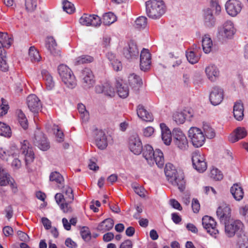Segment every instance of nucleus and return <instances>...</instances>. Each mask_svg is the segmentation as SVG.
Masks as SVG:
<instances>
[{
  "label": "nucleus",
  "mask_w": 248,
  "mask_h": 248,
  "mask_svg": "<svg viewBox=\"0 0 248 248\" xmlns=\"http://www.w3.org/2000/svg\"><path fill=\"white\" fill-rule=\"evenodd\" d=\"M29 56L31 62H39L41 57L39 51L34 46H31L29 49Z\"/></svg>",
  "instance_id": "obj_39"
},
{
  "label": "nucleus",
  "mask_w": 248,
  "mask_h": 248,
  "mask_svg": "<svg viewBox=\"0 0 248 248\" xmlns=\"http://www.w3.org/2000/svg\"><path fill=\"white\" fill-rule=\"evenodd\" d=\"M45 46L50 53L54 56H59L61 52L57 46V44L52 36H48L46 39Z\"/></svg>",
  "instance_id": "obj_14"
},
{
  "label": "nucleus",
  "mask_w": 248,
  "mask_h": 248,
  "mask_svg": "<svg viewBox=\"0 0 248 248\" xmlns=\"http://www.w3.org/2000/svg\"><path fill=\"white\" fill-rule=\"evenodd\" d=\"M223 224H225V233L230 237L233 236L236 233L240 232L243 227V224L239 220L230 219Z\"/></svg>",
  "instance_id": "obj_5"
},
{
  "label": "nucleus",
  "mask_w": 248,
  "mask_h": 248,
  "mask_svg": "<svg viewBox=\"0 0 248 248\" xmlns=\"http://www.w3.org/2000/svg\"><path fill=\"white\" fill-rule=\"evenodd\" d=\"M165 173L170 183L177 186L181 191H184L185 188V181L182 171H177L172 164L168 163L166 165Z\"/></svg>",
  "instance_id": "obj_1"
},
{
  "label": "nucleus",
  "mask_w": 248,
  "mask_h": 248,
  "mask_svg": "<svg viewBox=\"0 0 248 248\" xmlns=\"http://www.w3.org/2000/svg\"><path fill=\"white\" fill-rule=\"evenodd\" d=\"M79 22L83 26L98 27L102 23V19L96 15L84 14L79 18Z\"/></svg>",
  "instance_id": "obj_6"
},
{
  "label": "nucleus",
  "mask_w": 248,
  "mask_h": 248,
  "mask_svg": "<svg viewBox=\"0 0 248 248\" xmlns=\"http://www.w3.org/2000/svg\"><path fill=\"white\" fill-rule=\"evenodd\" d=\"M11 178L12 177L7 173L6 170L0 165V186H6Z\"/></svg>",
  "instance_id": "obj_32"
},
{
  "label": "nucleus",
  "mask_w": 248,
  "mask_h": 248,
  "mask_svg": "<svg viewBox=\"0 0 248 248\" xmlns=\"http://www.w3.org/2000/svg\"><path fill=\"white\" fill-rule=\"evenodd\" d=\"M151 64V56L148 49H143L140 53V69L145 71L149 69Z\"/></svg>",
  "instance_id": "obj_15"
},
{
  "label": "nucleus",
  "mask_w": 248,
  "mask_h": 248,
  "mask_svg": "<svg viewBox=\"0 0 248 248\" xmlns=\"http://www.w3.org/2000/svg\"><path fill=\"white\" fill-rule=\"evenodd\" d=\"M13 153L11 151L6 152L2 149H0V158L3 160L8 161L11 160V154Z\"/></svg>",
  "instance_id": "obj_56"
},
{
  "label": "nucleus",
  "mask_w": 248,
  "mask_h": 248,
  "mask_svg": "<svg viewBox=\"0 0 248 248\" xmlns=\"http://www.w3.org/2000/svg\"><path fill=\"white\" fill-rule=\"evenodd\" d=\"M239 212L244 217L248 224V205L241 207L239 209Z\"/></svg>",
  "instance_id": "obj_63"
},
{
  "label": "nucleus",
  "mask_w": 248,
  "mask_h": 248,
  "mask_svg": "<svg viewBox=\"0 0 248 248\" xmlns=\"http://www.w3.org/2000/svg\"><path fill=\"white\" fill-rule=\"evenodd\" d=\"M128 81L129 85L132 87H139L142 84L141 78L135 74H131L128 76Z\"/></svg>",
  "instance_id": "obj_37"
},
{
  "label": "nucleus",
  "mask_w": 248,
  "mask_h": 248,
  "mask_svg": "<svg viewBox=\"0 0 248 248\" xmlns=\"http://www.w3.org/2000/svg\"><path fill=\"white\" fill-rule=\"evenodd\" d=\"M114 226V221L110 218H107L101 222L98 226L97 230L103 232L111 230Z\"/></svg>",
  "instance_id": "obj_28"
},
{
  "label": "nucleus",
  "mask_w": 248,
  "mask_h": 248,
  "mask_svg": "<svg viewBox=\"0 0 248 248\" xmlns=\"http://www.w3.org/2000/svg\"><path fill=\"white\" fill-rule=\"evenodd\" d=\"M25 6L28 12H33L37 7V0H25Z\"/></svg>",
  "instance_id": "obj_53"
},
{
  "label": "nucleus",
  "mask_w": 248,
  "mask_h": 248,
  "mask_svg": "<svg viewBox=\"0 0 248 248\" xmlns=\"http://www.w3.org/2000/svg\"><path fill=\"white\" fill-rule=\"evenodd\" d=\"M116 20V16L113 13L109 12L103 15L102 22L105 25L109 26L115 22Z\"/></svg>",
  "instance_id": "obj_36"
},
{
  "label": "nucleus",
  "mask_w": 248,
  "mask_h": 248,
  "mask_svg": "<svg viewBox=\"0 0 248 248\" xmlns=\"http://www.w3.org/2000/svg\"><path fill=\"white\" fill-rule=\"evenodd\" d=\"M22 154L24 155L26 165L32 162L34 158V155L32 148L30 146L28 140H23L21 142Z\"/></svg>",
  "instance_id": "obj_11"
},
{
  "label": "nucleus",
  "mask_w": 248,
  "mask_h": 248,
  "mask_svg": "<svg viewBox=\"0 0 248 248\" xmlns=\"http://www.w3.org/2000/svg\"><path fill=\"white\" fill-rule=\"evenodd\" d=\"M12 134L10 127L6 124L0 122V135L7 138L11 137Z\"/></svg>",
  "instance_id": "obj_40"
},
{
  "label": "nucleus",
  "mask_w": 248,
  "mask_h": 248,
  "mask_svg": "<svg viewBox=\"0 0 248 248\" xmlns=\"http://www.w3.org/2000/svg\"><path fill=\"white\" fill-rule=\"evenodd\" d=\"M242 5L238 0H229L225 4L227 13L231 16H236L241 11Z\"/></svg>",
  "instance_id": "obj_8"
},
{
  "label": "nucleus",
  "mask_w": 248,
  "mask_h": 248,
  "mask_svg": "<svg viewBox=\"0 0 248 248\" xmlns=\"http://www.w3.org/2000/svg\"><path fill=\"white\" fill-rule=\"evenodd\" d=\"M186 57L188 61L191 64L197 63L199 60V57L195 54L194 51L191 50L186 52Z\"/></svg>",
  "instance_id": "obj_50"
},
{
  "label": "nucleus",
  "mask_w": 248,
  "mask_h": 248,
  "mask_svg": "<svg viewBox=\"0 0 248 248\" xmlns=\"http://www.w3.org/2000/svg\"><path fill=\"white\" fill-rule=\"evenodd\" d=\"M172 137L174 140H186V136L179 128H175L172 131Z\"/></svg>",
  "instance_id": "obj_47"
},
{
  "label": "nucleus",
  "mask_w": 248,
  "mask_h": 248,
  "mask_svg": "<svg viewBox=\"0 0 248 248\" xmlns=\"http://www.w3.org/2000/svg\"><path fill=\"white\" fill-rule=\"evenodd\" d=\"M82 79V86L85 89L92 87L94 84V79L93 73L91 69L86 68L84 69L80 75Z\"/></svg>",
  "instance_id": "obj_9"
},
{
  "label": "nucleus",
  "mask_w": 248,
  "mask_h": 248,
  "mask_svg": "<svg viewBox=\"0 0 248 248\" xmlns=\"http://www.w3.org/2000/svg\"><path fill=\"white\" fill-rule=\"evenodd\" d=\"M161 135L162 140H171L172 132L164 123L160 124Z\"/></svg>",
  "instance_id": "obj_35"
},
{
  "label": "nucleus",
  "mask_w": 248,
  "mask_h": 248,
  "mask_svg": "<svg viewBox=\"0 0 248 248\" xmlns=\"http://www.w3.org/2000/svg\"><path fill=\"white\" fill-rule=\"evenodd\" d=\"M231 208L226 203H222L217 208V215L220 222L224 223L231 219Z\"/></svg>",
  "instance_id": "obj_12"
},
{
  "label": "nucleus",
  "mask_w": 248,
  "mask_h": 248,
  "mask_svg": "<svg viewBox=\"0 0 248 248\" xmlns=\"http://www.w3.org/2000/svg\"><path fill=\"white\" fill-rule=\"evenodd\" d=\"M205 158L200 153L195 151L192 156V165L194 168L200 172H203L207 169Z\"/></svg>",
  "instance_id": "obj_7"
},
{
  "label": "nucleus",
  "mask_w": 248,
  "mask_h": 248,
  "mask_svg": "<svg viewBox=\"0 0 248 248\" xmlns=\"http://www.w3.org/2000/svg\"><path fill=\"white\" fill-rule=\"evenodd\" d=\"M202 19L204 25L208 28H211L216 24V19L213 14L212 10L206 8L203 10Z\"/></svg>",
  "instance_id": "obj_17"
},
{
  "label": "nucleus",
  "mask_w": 248,
  "mask_h": 248,
  "mask_svg": "<svg viewBox=\"0 0 248 248\" xmlns=\"http://www.w3.org/2000/svg\"><path fill=\"white\" fill-rule=\"evenodd\" d=\"M63 192L68 196V197L66 198L67 202H72L74 200V195L72 189L69 186H67L63 190Z\"/></svg>",
  "instance_id": "obj_58"
},
{
  "label": "nucleus",
  "mask_w": 248,
  "mask_h": 248,
  "mask_svg": "<svg viewBox=\"0 0 248 248\" xmlns=\"http://www.w3.org/2000/svg\"><path fill=\"white\" fill-rule=\"evenodd\" d=\"M142 152L143 157L148 162L153 160V156L155 155V151H154L151 145L149 144L145 145L143 147Z\"/></svg>",
  "instance_id": "obj_33"
},
{
  "label": "nucleus",
  "mask_w": 248,
  "mask_h": 248,
  "mask_svg": "<svg viewBox=\"0 0 248 248\" xmlns=\"http://www.w3.org/2000/svg\"><path fill=\"white\" fill-rule=\"evenodd\" d=\"M209 99L213 105H219L223 99V90L219 87H214L210 93Z\"/></svg>",
  "instance_id": "obj_16"
},
{
  "label": "nucleus",
  "mask_w": 248,
  "mask_h": 248,
  "mask_svg": "<svg viewBox=\"0 0 248 248\" xmlns=\"http://www.w3.org/2000/svg\"><path fill=\"white\" fill-rule=\"evenodd\" d=\"M49 180L52 182H56L58 186L60 187L64 183V178L63 176L58 171L52 172L49 176Z\"/></svg>",
  "instance_id": "obj_38"
},
{
  "label": "nucleus",
  "mask_w": 248,
  "mask_h": 248,
  "mask_svg": "<svg viewBox=\"0 0 248 248\" xmlns=\"http://www.w3.org/2000/svg\"><path fill=\"white\" fill-rule=\"evenodd\" d=\"M27 104L30 111L33 113H37L41 107L40 99L34 94H31L27 97Z\"/></svg>",
  "instance_id": "obj_13"
},
{
  "label": "nucleus",
  "mask_w": 248,
  "mask_h": 248,
  "mask_svg": "<svg viewBox=\"0 0 248 248\" xmlns=\"http://www.w3.org/2000/svg\"><path fill=\"white\" fill-rule=\"evenodd\" d=\"M95 91L97 93H103L105 95L112 97L115 94L114 88L108 82H106L103 85H97L95 87Z\"/></svg>",
  "instance_id": "obj_20"
},
{
  "label": "nucleus",
  "mask_w": 248,
  "mask_h": 248,
  "mask_svg": "<svg viewBox=\"0 0 248 248\" xmlns=\"http://www.w3.org/2000/svg\"><path fill=\"white\" fill-rule=\"evenodd\" d=\"M117 93L119 96L123 98L127 97L129 94V89L126 85L123 84L117 81L116 83Z\"/></svg>",
  "instance_id": "obj_34"
},
{
  "label": "nucleus",
  "mask_w": 248,
  "mask_h": 248,
  "mask_svg": "<svg viewBox=\"0 0 248 248\" xmlns=\"http://www.w3.org/2000/svg\"><path fill=\"white\" fill-rule=\"evenodd\" d=\"M78 109L80 114L81 118L84 122H86L89 118V112L87 111L85 106L82 104H78Z\"/></svg>",
  "instance_id": "obj_42"
},
{
  "label": "nucleus",
  "mask_w": 248,
  "mask_h": 248,
  "mask_svg": "<svg viewBox=\"0 0 248 248\" xmlns=\"http://www.w3.org/2000/svg\"><path fill=\"white\" fill-rule=\"evenodd\" d=\"M41 74L42 78L45 82L46 89L48 90H52L55 85L52 77L46 70H43Z\"/></svg>",
  "instance_id": "obj_27"
},
{
  "label": "nucleus",
  "mask_w": 248,
  "mask_h": 248,
  "mask_svg": "<svg viewBox=\"0 0 248 248\" xmlns=\"http://www.w3.org/2000/svg\"><path fill=\"white\" fill-rule=\"evenodd\" d=\"M12 43V39L7 33L0 32V56L4 55L5 54L4 48H9Z\"/></svg>",
  "instance_id": "obj_19"
},
{
  "label": "nucleus",
  "mask_w": 248,
  "mask_h": 248,
  "mask_svg": "<svg viewBox=\"0 0 248 248\" xmlns=\"http://www.w3.org/2000/svg\"><path fill=\"white\" fill-rule=\"evenodd\" d=\"M91 143L95 145L100 150H104L107 147L108 143L107 140H92Z\"/></svg>",
  "instance_id": "obj_57"
},
{
  "label": "nucleus",
  "mask_w": 248,
  "mask_h": 248,
  "mask_svg": "<svg viewBox=\"0 0 248 248\" xmlns=\"http://www.w3.org/2000/svg\"><path fill=\"white\" fill-rule=\"evenodd\" d=\"M175 145L179 149L185 150L188 147V140H174Z\"/></svg>",
  "instance_id": "obj_60"
},
{
  "label": "nucleus",
  "mask_w": 248,
  "mask_h": 248,
  "mask_svg": "<svg viewBox=\"0 0 248 248\" xmlns=\"http://www.w3.org/2000/svg\"><path fill=\"white\" fill-rule=\"evenodd\" d=\"M92 135L95 140H105V133L101 129H98L95 126L91 128Z\"/></svg>",
  "instance_id": "obj_43"
},
{
  "label": "nucleus",
  "mask_w": 248,
  "mask_h": 248,
  "mask_svg": "<svg viewBox=\"0 0 248 248\" xmlns=\"http://www.w3.org/2000/svg\"><path fill=\"white\" fill-rule=\"evenodd\" d=\"M18 121L21 126L24 128L26 129L28 127V121L25 114L20 110L17 112Z\"/></svg>",
  "instance_id": "obj_52"
},
{
  "label": "nucleus",
  "mask_w": 248,
  "mask_h": 248,
  "mask_svg": "<svg viewBox=\"0 0 248 248\" xmlns=\"http://www.w3.org/2000/svg\"><path fill=\"white\" fill-rule=\"evenodd\" d=\"M166 7L162 0H149L146 2V12L149 17L157 19L165 13Z\"/></svg>",
  "instance_id": "obj_2"
},
{
  "label": "nucleus",
  "mask_w": 248,
  "mask_h": 248,
  "mask_svg": "<svg viewBox=\"0 0 248 248\" xmlns=\"http://www.w3.org/2000/svg\"><path fill=\"white\" fill-rule=\"evenodd\" d=\"M124 54L127 59H133L138 56L139 50L136 44L133 42H129L128 47L124 50Z\"/></svg>",
  "instance_id": "obj_21"
},
{
  "label": "nucleus",
  "mask_w": 248,
  "mask_h": 248,
  "mask_svg": "<svg viewBox=\"0 0 248 248\" xmlns=\"http://www.w3.org/2000/svg\"><path fill=\"white\" fill-rule=\"evenodd\" d=\"M231 192L233 198L238 201L242 199L244 192L242 188L237 184H234L231 188Z\"/></svg>",
  "instance_id": "obj_29"
},
{
  "label": "nucleus",
  "mask_w": 248,
  "mask_h": 248,
  "mask_svg": "<svg viewBox=\"0 0 248 248\" xmlns=\"http://www.w3.org/2000/svg\"><path fill=\"white\" fill-rule=\"evenodd\" d=\"M69 203L70 202H68L67 201L65 203H62L61 204L60 208L64 213H68L72 212V208L69 205Z\"/></svg>",
  "instance_id": "obj_62"
},
{
  "label": "nucleus",
  "mask_w": 248,
  "mask_h": 248,
  "mask_svg": "<svg viewBox=\"0 0 248 248\" xmlns=\"http://www.w3.org/2000/svg\"><path fill=\"white\" fill-rule=\"evenodd\" d=\"M93 60V57L88 55H82L77 57L74 61L75 65H80L84 63H88L92 62Z\"/></svg>",
  "instance_id": "obj_41"
},
{
  "label": "nucleus",
  "mask_w": 248,
  "mask_h": 248,
  "mask_svg": "<svg viewBox=\"0 0 248 248\" xmlns=\"http://www.w3.org/2000/svg\"><path fill=\"white\" fill-rule=\"evenodd\" d=\"M150 164L155 163L159 168H162L164 164V159L163 153L159 149H156L155 155L153 156V160L148 162Z\"/></svg>",
  "instance_id": "obj_25"
},
{
  "label": "nucleus",
  "mask_w": 248,
  "mask_h": 248,
  "mask_svg": "<svg viewBox=\"0 0 248 248\" xmlns=\"http://www.w3.org/2000/svg\"><path fill=\"white\" fill-rule=\"evenodd\" d=\"M154 128L152 126H148L144 128L142 130L143 136L146 138H150L154 134Z\"/></svg>",
  "instance_id": "obj_61"
},
{
  "label": "nucleus",
  "mask_w": 248,
  "mask_h": 248,
  "mask_svg": "<svg viewBox=\"0 0 248 248\" xmlns=\"http://www.w3.org/2000/svg\"><path fill=\"white\" fill-rule=\"evenodd\" d=\"M58 71L62 82L67 87L73 89L76 87V78L72 70L67 65L60 64L58 67Z\"/></svg>",
  "instance_id": "obj_3"
},
{
  "label": "nucleus",
  "mask_w": 248,
  "mask_h": 248,
  "mask_svg": "<svg viewBox=\"0 0 248 248\" xmlns=\"http://www.w3.org/2000/svg\"><path fill=\"white\" fill-rule=\"evenodd\" d=\"M132 187L133 188V189L134 190V191L135 192V193L136 194H137L138 195H139L140 196L142 197L145 196L144 189L141 186H139L138 184L133 183L132 184Z\"/></svg>",
  "instance_id": "obj_55"
},
{
  "label": "nucleus",
  "mask_w": 248,
  "mask_h": 248,
  "mask_svg": "<svg viewBox=\"0 0 248 248\" xmlns=\"http://www.w3.org/2000/svg\"><path fill=\"white\" fill-rule=\"evenodd\" d=\"M129 148L130 151L135 155H140L143 148L141 140H130Z\"/></svg>",
  "instance_id": "obj_30"
},
{
  "label": "nucleus",
  "mask_w": 248,
  "mask_h": 248,
  "mask_svg": "<svg viewBox=\"0 0 248 248\" xmlns=\"http://www.w3.org/2000/svg\"><path fill=\"white\" fill-rule=\"evenodd\" d=\"M202 47L205 53H209L212 49L213 42L208 35H205L202 39Z\"/></svg>",
  "instance_id": "obj_31"
},
{
  "label": "nucleus",
  "mask_w": 248,
  "mask_h": 248,
  "mask_svg": "<svg viewBox=\"0 0 248 248\" xmlns=\"http://www.w3.org/2000/svg\"><path fill=\"white\" fill-rule=\"evenodd\" d=\"M202 221L203 228L210 235H214L218 233V231L216 228L217 223L213 218L205 216L202 217Z\"/></svg>",
  "instance_id": "obj_10"
},
{
  "label": "nucleus",
  "mask_w": 248,
  "mask_h": 248,
  "mask_svg": "<svg viewBox=\"0 0 248 248\" xmlns=\"http://www.w3.org/2000/svg\"><path fill=\"white\" fill-rule=\"evenodd\" d=\"M234 24L231 20H227L218 28V34L223 39H232L236 32Z\"/></svg>",
  "instance_id": "obj_4"
},
{
  "label": "nucleus",
  "mask_w": 248,
  "mask_h": 248,
  "mask_svg": "<svg viewBox=\"0 0 248 248\" xmlns=\"http://www.w3.org/2000/svg\"><path fill=\"white\" fill-rule=\"evenodd\" d=\"M188 137L190 140H201L203 139V132L197 127H191L188 131Z\"/></svg>",
  "instance_id": "obj_26"
},
{
  "label": "nucleus",
  "mask_w": 248,
  "mask_h": 248,
  "mask_svg": "<svg viewBox=\"0 0 248 248\" xmlns=\"http://www.w3.org/2000/svg\"><path fill=\"white\" fill-rule=\"evenodd\" d=\"M210 176L212 179L219 181L223 178V175L221 171L217 168H213L211 170Z\"/></svg>",
  "instance_id": "obj_54"
},
{
  "label": "nucleus",
  "mask_w": 248,
  "mask_h": 248,
  "mask_svg": "<svg viewBox=\"0 0 248 248\" xmlns=\"http://www.w3.org/2000/svg\"><path fill=\"white\" fill-rule=\"evenodd\" d=\"M34 144L42 151H46L50 148L49 142L47 140H34Z\"/></svg>",
  "instance_id": "obj_51"
},
{
  "label": "nucleus",
  "mask_w": 248,
  "mask_h": 248,
  "mask_svg": "<svg viewBox=\"0 0 248 248\" xmlns=\"http://www.w3.org/2000/svg\"><path fill=\"white\" fill-rule=\"evenodd\" d=\"M147 24V18L145 16H140L135 21V27L139 29H144Z\"/></svg>",
  "instance_id": "obj_48"
},
{
  "label": "nucleus",
  "mask_w": 248,
  "mask_h": 248,
  "mask_svg": "<svg viewBox=\"0 0 248 248\" xmlns=\"http://www.w3.org/2000/svg\"><path fill=\"white\" fill-rule=\"evenodd\" d=\"M203 130V140L212 139L216 136V132L213 127L211 126L210 124L203 122L202 124Z\"/></svg>",
  "instance_id": "obj_22"
},
{
  "label": "nucleus",
  "mask_w": 248,
  "mask_h": 248,
  "mask_svg": "<svg viewBox=\"0 0 248 248\" xmlns=\"http://www.w3.org/2000/svg\"><path fill=\"white\" fill-rule=\"evenodd\" d=\"M233 116L236 120L240 121L244 117V107L241 101H237L233 106Z\"/></svg>",
  "instance_id": "obj_24"
},
{
  "label": "nucleus",
  "mask_w": 248,
  "mask_h": 248,
  "mask_svg": "<svg viewBox=\"0 0 248 248\" xmlns=\"http://www.w3.org/2000/svg\"><path fill=\"white\" fill-rule=\"evenodd\" d=\"M183 110L181 112H176L173 115V120L177 124H183L186 120Z\"/></svg>",
  "instance_id": "obj_44"
},
{
  "label": "nucleus",
  "mask_w": 248,
  "mask_h": 248,
  "mask_svg": "<svg viewBox=\"0 0 248 248\" xmlns=\"http://www.w3.org/2000/svg\"><path fill=\"white\" fill-rule=\"evenodd\" d=\"M235 139L234 140H241L246 138L247 132L244 127H239L234 131Z\"/></svg>",
  "instance_id": "obj_46"
},
{
  "label": "nucleus",
  "mask_w": 248,
  "mask_h": 248,
  "mask_svg": "<svg viewBox=\"0 0 248 248\" xmlns=\"http://www.w3.org/2000/svg\"><path fill=\"white\" fill-rule=\"evenodd\" d=\"M18 151L16 150V151H14L13 153L11 154V160L13 159V161L12 162L11 165L13 167H14L15 169H18L21 166V163L20 160L18 158Z\"/></svg>",
  "instance_id": "obj_45"
},
{
  "label": "nucleus",
  "mask_w": 248,
  "mask_h": 248,
  "mask_svg": "<svg viewBox=\"0 0 248 248\" xmlns=\"http://www.w3.org/2000/svg\"><path fill=\"white\" fill-rule=\"evenodd\" d=\"M62 7L63 10L69 14H72L75 11V8L74 4L67 0L63 1Z\"/></svg>",
  "instance_id": "obj_49"
},
{
  "label": "nucleus",
  "mask_w": 248,
  "mask_h": 248,
  "mask_svg": "<svg viewBox=\"0 0 248 248\" xmlns=\"http://www.w3.org/2000/svg\"><path fill=\"white\" fill-rule=\"evenodd\" d=\"M113 70L119 71L122 69L123 66L121 61L118 59L110 64Z\"/></svg>",
  "instance_id": "obj_64"
},
{
  "label": "nucleus",
  "mask_w": 248,
  "mask_h": 248,
  "mask_svg": "<svg viewBox=\"0 0 248 248\" xmlns=\"http://www.w3.org/2000/svg\"><path fill=\"white\" fill-rule=\"evenodd\" d=\"M207 78L211 81H215L219 77L220 72L218 68L214 64H209L205 68Z\"/></svg>",
  "instance_id": "obj_18"
},
{
  "label": "nucleus",
  "mask_w": 248,
  "mask_h": 248,
  "mask_svg": "<svg viewBox=\"0 0 248 248\" xmlns=\"http://www.w3.org/2000/svg\"><path fill=\"white\" fill-rule=\"evenodd\" d=\"M137 113L139 118L146 122H152L153 118L152 114L146 110L144 107L139 105L137 108Z\"/></svg>",
  "instance_id": "obj_23"
},
{
  "label": "nucleus",
  "mask_w": 248,
  "mask_h": 248,
  "mask_svg": "<svg viewBox=\"0 0 248 248\" xmlns=\"http://www.w3.org/2000/svg\"><path fill=\"white\" fill-rule=\"evenodd\" d=\"M82 238L86 241H89L91 238V233L87 228L83 227L80 232Z\"/></svg>",
  "instance_id": "obj_59"
}]
</instances>
